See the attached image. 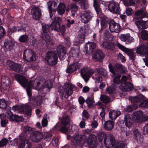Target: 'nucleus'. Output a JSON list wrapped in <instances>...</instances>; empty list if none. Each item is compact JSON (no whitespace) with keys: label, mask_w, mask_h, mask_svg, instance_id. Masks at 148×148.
<instances>
[{"label":"nucleus","mask_w":148,"mask_h":148,"mask_svg":"<svg viewBox=\"0 0 148 148\" xmlns=\"http://www.w3.org/2000/svg\"><path fill=\"white\" fill-rule=\"evenodd\" d=\"M95 72L97 73V75L95 78L97 82L99 83L102 81V78L101 76H106L107 75L106 70L102 68H97L95 70H87L84 69L81 70V75L86 82L88 81L90 76Z\"/></svg>","instance_id":"f257e3e1"},{"label":"nucleus","mask_w":148,"mask_h":148,"mask_svg":"<svg viewBox=\"0 0 148 148\" xmlns=\"http://www.w3.org/2000/svg\"><path fill=\"white\" fill-rule=\"evenodd\" d=\"M61 19L60 17H55L50 26L46 24L42 26L43 32L45 33H47L49 31L50 28L51 27L52 30L61 32L62 35L64 36L66 31V27L64 25L61 26Z\"/></svg>","instance_id":"f03ea898"},{"label":"nucleus","mask_w":148,"mask_h":148,"mask_svg":"<svg viewBox=\"0 0 148 148\" xmlns=\"http://www.w3.org/2000/svg\"><path fill=\"white\" fill-rule=\"evenodd\" d=\"M74 85H71L69 83H66L64 84V88L62 87V89L59 90V94L62 101H60L59 98H56L55 104L57 106L60 107L62 105V99L64 97L67 99L71 95L73 92V88Z\"/></svg>","instance_id":"7ed1b4c3"},{"label":"nucleus","mask_w":148,"mask_h":148,"mask_svg":"<svg viewBox=\"0 0 148 148\" xmlns=\"http://www.w3.org/2000/svg\"><path fill=\"white\" fill-rule=\"evenodd\" d=\"M34 128L30 127L27 126L25 127L23 132L20 135L19 138L21 142L19 144L20 148H31L32 145L27 138L28 134L32 133L34 130Z\"/></svg>","instance_id":"20e7f679"},{"label":"nucleus","mask_w":148,"mask_h":148,"mask_svg":"<svg viewBox=\"0 0 148 148\" xmlns=\"http://www.w3.org/2000/svg\"><path fill=\"white\" fill-rule=\"evenodd\" d=\"M101 29L99 31L100 34L104 31L105 29L109 26L110 31L112 32H119L121 29V26L119 23H116L114 20H111L109 22L104 21L101 22Z\"/></svg>","instance_id":"39448f33"},{"label":"nucleus","mask_w":148,"mask_h":148,"mask_svg":"<svg viewBox=\"0 0 148 148\" xmlns=\"http://www.w3.org/2000/svg\"><path fill=\"white\" fill-rule=\"evenodd\" d=\"M71 138V144L75 146H83L86 143L87 139L85 136L83 135H75L72 137L70 135H67V139L69 140Z\"/></svg>","instance_id":"423d86ee"},{"label":"nucleus","mask_w":148,"mask_h":148,"mask_svg":"<svg viewBox=\"0 0 148 148\" xmlns=\"http://www.w3.org/2000/svg\"><path fill=\"white\" fill-rule=\"evenodd\" d=\"M45 59L50 65H55L58 62V57L56 52L54 51H48L45 55Z\"/></svg>","instance_id":"0eeeda50"},{"label":"nucleus","mask_w":148,"mask_h":148,"mask_svg":"<svg viewBox=\"0 0 148 148\" xmlns=\"http://www.w3.org/2000/svg\"><path fill=\"white\" fill-rule=\"evenodd\" d=\"M145 97L142 94H140L133 97H130L129 99L132 103H140V106L142 107L148 108V101L143 100Z\"/></svg>","instance_id":"6e6552de"},{"label":"nucleus","mask_w":148,"mask_h":148,"mask_svg":"<svg viewBox=\"0 0 148 148\" xmlns=\"http://www.w3.org/2000/svg\"><path fill=\"white\" fill-rule=\"evenodd\" d=\"M7 64L11 71L23 74L25 73V72L22 70V66L19 64L11 60H9L7 62Z\"/></svg>","instance_id":"1a4fd4ad"},{"label":"nucleus","mask_w":148,"mask_h":148,"mask_svg":"<svg viewBox=\"0 0 148 148\" xmlns=\"http://www.w3.org/2000/svg\"><path fill=\"white\" fill-rule=\"evenodd\" d=\"M108 67L110 71L113 74L120 73L125 72L124 69L121 64L116 63L113 65L110 63L108 65Z\"/></svg>","instance_id":"9d476101"},{"label":"nucleus","mask_w":148,"mask_h":148,"mask_svg":"<svg viewBox=\"0 0 148 148\" xmlns=\"http://www.w3.org/2000/svg\"><path fill=\"white\" fill-rule=\"evenodd\" d=\"M108 10L113 14H119L121 13L119 4L117 2H110L108 5Z\"/></svg>","instance_id":"9b49d317"},{"label":"nucleus","mask_w":148,"mask_h":148,"mask_svg":"<svg viewBox=\"0 0 148 148\" xmlns=\"http://www.w3.org/2000/svg\"><path fill=\"white\" fill-rule=\"evenodd\" d=\"M36 55L32 50L28 49L25 50L23 52V58L26 61L29 62L35 60Z\"/></svg>","instance_id":"f8f14e48"},{"label":"nucleus","mask_w":148,"mask_h":148,"mask_svg":"<svg viewBox=\"0 0 148 148\" xmlns=\"http://www.w3.org/2000/svg\"><path fill=\"white\" fill-rule=\"evenodd\" d=\"M58 1L57 0H50L48 3V9L49 12L50 17L52 18L53 14L56 11V7L57 6Z\"/></svg>","instance_id":"ddd939ff"},{"label":"nucleus","mask_w":148,"mask_h":148,"mask_svg":"<svg viewBox=\"0 0 148 148\" xmlns=\"http://www.w3.org/2000/svg\"><path fill=\"white\" fill-rule=\"evenodd\" d=\"M60 131L62 133L66 134L68 132L73 134H75L78 131V127L75 125L69 126L66 127L65 126L61 127L60 128Z\"/></svg>","instance_id":"4468645a"},{"label":"nucleus","mask_w":148,"mask_h":148,"mask_svg":"<svg viewBox=\"0 0 148 148\" xmlns=\"http://www.w3.org/2000/svg\"><path fill=\"white\" fill-rule=\"evenodd\" d=\"M114 137L112 135H108L104 140L105 146L107 148H110L114 146L115 143Z\"/></svg>","instance_id":"2eb2a0df"},{"label":"nucleus","mask_w":148,"mask_h":148,"mask_svg":"<svg viewBox=\"0 0 148 148\" xmlns=\"http://www.w3.org/2000/svg\"><path fill=\"white\" fill-rule=\"evenodd\" d=\"M30 136L31 140L32 141L38 142L42 139L43 134L40 132L34 131L30 135Z\"/></svg>","instance_id":"dca6fc26"},{"label":"nucleus","mask_w":148,"mask_h":148,"mask_svg":"<svg viewBox=\"0 0 148 148\" xmlns=\"http://www.w3.org/2000/svg\"><path fill=\"white\" fill-rule=\"evenodd\" d=\"M87 143L89 148H95L98 144L96 136L93 134L89 135L88 137Z\"/></svg>","instance_id":"f3484780"},{"label":"nucleus","mask_w":148,"mask_h":148,"mask_svg":"<svg viewBox=\"0 0 148 148\" xmlns=\"http://www.w3.org/2000/svg\"><path fill=\"white\" fill-rule=\"evenodd\" d=\"M93 16L92 12L88 10L82 14L81 17V21L84 23L87 24L91 21Z\"/></svg>","instance_id":"a211bd4d"},{"label":"nucleus","mask_w":148,"mask_h":148,"mask_svg":"<svg viewBox=\"0 0 148 148\" xmlns=\"http://www.w3.org/2000/svg\"><path fill=\"white\" fill-rule=\"evenodd\" d=\"M42 38L45 41L48 49H51L54 48V42L49 35L47 34H45L44 36H42Z\"/></svg>","instance_id":"6ab92c4d"},{"label":"nucleus","mask_w":148,"mask_h":148,"mask_svg":"<svg viewBox=\"0 0 148 148\" xmlns=\"http://www.w3.org/2000/svg\"><path fill=\"white\" fill-rule=\"evenodd\" d=\"M1 87L4 90H8L10 88V81L8 77L3 76L1 78Z\"/></svg>","instance_id":"aec40b11"},{"label":"nucleus","mask_w":148,"mask_h":148,"mask_svg":"<svg viewBox=\"0 0 148 148\" xmlns=\"http://www.w3.org/2000/svg\"><path fill=\"white\" fill-rule=\"evenodd\" d=\"M56 50L60 60L65 59L66 54V47L64 45H60L57 47Z\"/></svg>","instance_id":"412c9836"},{"label":"nucleus","mask_w":148,"mask_h":148,"mask_svg":"<svg viewBox=\"0 0 148 148\" xmlns=\"http://www.w3.org/2000/svg\"><path fill=\"white\" fill-rule=\"evenodd\" d=\"M16 80L23 87H26L28 84V80L24 76L20 74H17L15 76Z\"/></svg>","instance_id":"4be33fe9"},{"label":"nucleus","mask_w":148,"mask_h":148,"mask_svg":"<svg viewBox=\"0 0 148 148\" xmlns=\"http://www.w3.org/2000/svg\"><path fill=\"white\" fill-rule=\"evenodd\" d=\"M16 80L23 87H26L28 84V80L24 76L20 74H17L15 76Z\"/></svg>","instance_id":"5701e85b"},{"label":"nucleus","mask_w":148,"mask_h":148,"mask_svg":"<svg viewBox=\"0 0 148 148\" xmlns=\"http://www.w3.org/2000/svg\"><path fill=\"white\" fill-rule=\"evenodd\" d=\"M124 122L126 127L130 129L132 127L134 121L131 115L129 114H126L125 115Z\"/></svg>","instance_id":"b1692460"},{"label":"nucleus","mask_w":148,"mask_h":148,"mask_svg":"<svg viewBox=\"0 0 148 148\" xmlns=\"http://www.w3.org/2000/svg\"><path fill=\"white\" fill-rule=\"evenodd\" d=\"M14 45L15 42L13 39L9 38L5 39L4 46L8 51L12 49Z\"/></svg>","instance_id":"393cba45"},{"label":"nucleus","mask_w":148,"mask_h":148,"mask_svg":"<svg viewBox=\"0 0 148 148\" xmlns=\"http://www.w3.org/2000/svg\"><path fill=\"white\" fill-rule=\"evenodd\" d=\"M31 13L32 14L34 19L36 20H39L40 18L41 13L40 9L37 7L33 8L31 10Z\"/></svg>","instance_id":"a878e982"},{"label":"nucleus","mask_w":148,"mask_h":148,"mask_svg":"<svg viewBox=\"0 0 148 148\" xmlns=\"http://www.w3.org/2000/svg\"><path fill=\"white\" fill-rule=\"evenodd\" d=\"M119 87L124 92L130 91L133 89V84L130 82L122 83Z\"/></svg>","instance_id":"bb28decb"},{"label":"nucleus","mask_w":148,"mask_h":148,"mask_svg":"<svg viewBox=\"0 0 148 148\" xmlns=\"http://www.w3.org/2000/svg\"><path fill=\"white\" fill-rule=\"evenodd\" d=\"M133 136L135 139L138 143H141L143 140V136L140 132L137 129L134 130L133 132Z\"/></svg>","instance_id":"cd10ccee"},{"label":"nucleus","mask_w":148,"mask_h":148,"mask_svg":"<svg viewBox=\"0 0 148 148\" xmlns=\"http://www.w3.org/2000/svg\"><path fill=\"white\" fill-rule=\"evenodd\" d=\"M136 52L140 56L148 55V49L145 45H141L137 47Z\"/></svg>","instance_id":"c85d7f7f"},{"label":"nucleus","mask_w":148,"mask_h":148,"mask_svg":"<svg viewBox=\"0 0 148 148\" xmlns=\"http://www.w3.org/2000/svg\"><path fill=\"white\" fill-rule=\"evenodd\" d=\"M22 113H24L28 116H30L32 115V108L31 106L28 104L22 105L21 108Z\"/></svg>","instance_id":"c756f323"},{"label":"nucleus","mask_w":148,"mask_h":148,"mask_svg":"<svg viewBox=\"0 0 148 148\" xmlns=\"http://www.w3.org/2000/svg\"><path fill=\"white\" fill-rule=\"evenodd\" d=\"M96 44L95 42H88L86 44L85 49L86 53L88 54L91 53L93 50L96 48Z\"/></svg>","instance_id":"7c9ffc66"},{"label":"nucleus","mask_w":148,"mask_h":148,"mask_svg":"<svg viewBox=\"0 0 148 148\" xmlns=\"http://www.w3.org/2000/svg\"><path fill=\"white\" fill-rule=\"evenodd\" d=\"M116 45L114 42L108 41H104L102 44V47L105 49L113 51L115 48Z\"/></svg>","instance_id":"2f4dec72"},{"label":"nucleus","mask_w":148,"mask_h":148,"mask_svg":"<svg viewBox=\"0 0 148 148\" xmlns=\"http://www.w3.org/2000/svg\"><path fill=\"white\" fill-rule=\"evenodd\" d=\"M94 59L97 61H101L104 58V55L101 50H98L92 56Z\"/></svg>","instance_id":"473e14b6"},{"label":"nucleus","mask_w":148,"mask_h":148,"mask_svg":"<svg viewBox=\"0 0 148 148\" xmlns=\"http://www.w3.org/2000/svg\"><path fill=\"white\" fill-rule=\"evenodd\" d=\"M8 114H10L9 116V119L10 120L12 121H16L17 122L21 121H22V118L16 115L13 114L11 111V110H9Z\"/></svg>","instance_id":"72a5a7b5"},{"label":"nucleus","mask_w":148,"mask_h":148,"mask_svg":"<svg viewBox=\"0 0 148 148\" xmlns=\"http://www.w3.org/2000/svg\"><path fill=\"white\" fill-rule=\"evenodd\" d=\"M136 24L140 29H147L148 27L146 21H144L142 19L136 21Z\"/></svg>","instance_id":"f704fd0d"},{"label":"nucleus","mask_w":148,"mask_h":148,"mask_svg":"<svg viewBox=\"0 0 148 148\" xmlns=\"http://www.w3.org/2000/svg\"><path fill=\"white\" fill-rule=\"evenodd\" d=\"M65 4L63 3L60 2L56 9V11H58V14L62 15L65 12Z\"/></svg>","instance_id":"c9c22d12"},{"label":"nucleus","mask_w":148,"mask_h":148,"mask_svg":"<svg viewBox=\"0 0 148 148\" xmlns=\"http://www.w3.org/2000/svg\"><path fill=\"white\" fill-rule=\"evenodd\" d=\"M114 125V122L109 120L105 122L104 127L106 130H111L113 128Z\"/></svg>","instance_id":"e433bc0d"},{"label":"nucleus","mask_w":148,"mask_h":148,"mask_svg":"<svg viewBox=\"0 0 148 148\" xmlns=\"http://www.w3.org/2000/svg\"><path fill=\"white\" fill-rule=\"evenodd\" d=\"M85 34L84 33L79 34V37L74 42V44L77 46L82 44L85 40Z\"/></svg>","instance_id":"4c0bfd02"},{"label":"nucleus","mask_w":148,"mask_h":148,"mask_svg":"<svg viewBox=\"0 0 148 148\" xmlns=\"http://www.w3.org/2000/svg\"><path fill=\"white\" fill-rule=\"evenodd\" d=\"M42 101V97L40 96H37L36 98H33L31 103L32 105L36 106L40 105Z\"/></svg>","instance_id":"58836bf2"},{"label":"nucleus","mask_w":148,"mask_h":148,"mask_svg":"<svg viewBox=\"0 0 148 148\" xmlns=\"http://www.w3.org/2000/svg\"><path fill=\"white\" fill-rule=\"evenodd\" d=\"M100 0H94L93 6L98 15L101 14V12L99 5Z\"/></svg>","instance_id":"ea45409f"},{"label":"nucleus","mask_w":148,"mask_h":148,"mask_svg":"<svg viewBox=\"0 0 148 148\" xmlns=\"http://www.w3.org/2000/svg\"><path fill=\"white\" fill-rule=\"evenodd\" d=\"M78 68V65L77 63H73L69 67L67 66L66 72L68 73L73 72L76 70Z\"/></svg>","instance_id":"a19ab883"},{"label":"nucleus","mask_w":148,"mask_h":148,"mask_svg":"<svg viewBox=\"0 0 148 148\" xmlns=\"http://www.w3.org/2000/svg\"><path fill=\"white\" fill-rule=\"evenodd\" d=\"M121 112L120 111H115L114 110L111 111L109 113V116L112 120L116 119V118L120 115Z\"/></svg>","instance_id":"79ce46f5"},{"label":"nucleus","mask_w":148,"mask_h":148,"mask_svg":"<svg viewBox=\"0 0 148 148\" xmlns=\"http://www.w3.org/2000/svg\"><path fill=\"white\" fill-rule=\"evenodd\" d=\"M143 114L142 111H135L134 112L133 115L134 118L137 121H140Z\"/></svg>","instance_id":"37998d69"},{"label":"nucleus","mask_w":148,"mask_h":148,"mask_svg":"<svg viewBox=\"0 0 148 148\" xmlns=\"http://www.w3.org/2000/svg\"><path fill=\"white\" fill-rule=\"evenodd\" d=\"M71 119L69 116L67 115H64L62 118V123L64 125H67L70 123Z\"/></svg>","instance_id":"c03bdc74"},{"label":"nucleus","mask_w":148,"mask_h":148,"mask_svg":"<svg viewBox=\"0 0 148 148\" xmlns=\"http://www.w3.org/2000/svg\"><path fill=\"white\" fill-rule=\"evenodd\" d=\"M78 51L77 49H75L74 48L72 47L69 52V54L72 57H76L78 56Z\"/></svg>","instance_id":"a18cd8bd"},{"label":"nucleus","mask_w":148,"mask_h":148,"mask_svg":"<svg viewBox=\"0 0 148 148\" xmlns=\"http://www.w3.org/2000/svg\"><path fill=\"white\" fill-rule=\"evenodd\" d=\"M18 40L22 43H27L29 40V36L27 35H23L20 36Z\"/></svg>","instance_id":"49530a36"},{"label":"nucleus","mask_w":148,"mask_h":148,"mask_svg":"<svg viewBox=\"0 0 148 148\" xmlns=\"http://www.w3.org/2000/svg\"><path fill=\"white\" fill-rule=\"evenodd\" d=\"M122 1L124 4L126 6L132 5L135 3V0H120Z\"/></svg>","instance_id":"de8ad7c7"},{"label":"nucleus","mask_w":148,"mask_h":148,"mask_svg":"<svg viewBox=\"0 0 148 148\" xmlns=\"http://www.w3.org/2000/svg\"><path fill=\"white\" fill-rule=\"evenodd\" d=\"M69 7L72 12H76L78 10L79 8L77 4L74 3H71Z\"/></svg>","instance_id":"09e8293b"},{"label":"nucleus","mask_w":148,"mask_h":148,"mask_svg":"<svg viewBox=\"0 0 148 148\" xmlns=\"http://www.w3.org/2000/svg\"><path fill=\"white\" fill-rule=\"evenodd\" d=\"M97 136L100 141H102L103 139L104 140H105L108 135H106L104 132H101L98 133Z\"/></svg>","instance_id":"8fccbe9b"},{"label":"nucleus","mask_w":148,"mask_h":148,"mask_svg":"<svg viewBox=\"0 0 148 148\" xmlns=\"http://www.w3.org/2000/svg\"><path fill=\"white\" fill-rule=\"evenodd\" d=\"M16 32L15 26L13 28H9L7 31V35L9 38H12L11 36L12 34Z\"/></svg>","instance_id":"3c124183"},{"label":"nucleus","mask_w":148,"mask_h":148,"mask_svg":"<svg viewBox=\"0 0 148 148\" xmlns=\"http://www.w3.org/2000/svg\"><path fill=\"white\" fill-rule=\"evenodd\" d=\"M125 144L123 142L121 141H119L116 142L114 144V146L113 147L115 148H124Z\"/></svg>","instance_id":"603ef678"},{"label":"nucleus","mask_w":148,"mask_h":148,"mask_svg":"<svg viewBox=\"0 0 148 148\" xmlns=\"http://www.w3.org/2000/svg\"><path fill=\"white\" fill-rule=\"evenodd\" d=\"M73 1L77 3L82 7L85 8L86 5V0H73Z\"/></svg>","instance_id":"864d4df0"},{"label":"nucleus","mask_w":148,"mask_h":148,"mask_svg":"<svg viewBox=\"0 0 148 148\" xmlns=\"http://www.w3.org/2000/svg\"><path fill=\"white\" fill-rule=\"evenodd\" d=\"M7 101L5 99H0V108L5 109L7 106Z\"/></svg>","instance_id":"5fc2aeb1"},{"label":"nucleus","mask_w":148,"mask_h":148,"mask_svg":"<svg viewBox=\"0 0 148 148\" xmlns=\"http://www.w3.org/2000/svg\"><path fill=\"white\" fill-rule=\"evenodd\" d=\"M141 37L143 40H148V33L146 30H142L141 32Z\"/></svg>","instance_id":"6e6d98bb"},{"label":"nucleus","mask_w":148,"mask_h":148,"mask_svg":"<svg viewBox=\"0 0 148 148\" xmlns=\"http://www.w3.org/2000/svg\"><path fill=\"white\" fill-rule=\"evenodd\" d=\"M100 99L101 101L105 103H109L110 100V98L106 95H104L102 97H100Z\"/></svg>","instance_id":"4d7b16f0"},{"label":"nucleus","mask_w":148,"mask_h":148,"mask_svg":"<svg viewBox=\"0 0 148 148\" xmlns=\"http://www.w3.org/2000/svg\"><path fill=\"white\" fill-rule=\"evenodd\" d=\"M115 90V88L113 85H111L109 87L108 86L106 89V91L109 95L112 94Z\"/></svg>","instance_id":"13d9d810"},{"label":"nucleus","mask_w":148,"mask_h":148,"mask_svg":"<svg viewBox=\"0 0 148 148\" xmlns=\"http://www.w3.org/2000/svg\"><path fill=\"white\" fill-rule=\"evenodd\" d=\"M8 142V140L6 138H3L0 141V147L5 146Z\"/></svg>","instance_id":"bf43d9fd"},{"label":"nucleus","mask_w":148,"mask_h":148,"mask_svg":"<svg viewBox=\"0 0 148 148\" xmlns=\"http://www.w3.org/2000/svg\"><path fill=\"white\" fill-rule=\"evenodd\" d=\"M121 77V75L120 74L116 75L113 79V82L116 84H121V81L120 80Z\"/></svg>","instance_id":"052dcab7"},{"label":"nucleus","mask_w":148,"mask_h":148,"mask_svg":"<svg viewBox=\"0 0 148 148\" xmlns=\"http://www.w3.org/2000/svg\"><path fill=\"white\" fill-rule=\"evenodd\" d=\"M86 102L88 106L90 107L94 103V99L93 98H90L89 97H88L86 100Z\"/></svg>","instance_id":"680f3d73"},{"label":"nucleus","mask_w":148,"mask_h":148,"mask_svg":"<svg viewBox=\"0 0 148 148\" xmlns=\"http://www.w3.org/2000/svg\"><path fill=\"white\" fill-rule=\"evenodd\" d=\"M52 82L50 80H47L45 81L44 86L45 87L50 89L52 87Z\"/></svg>","instance_id":"e2e57ef3"},{"label":"nucleus","mask_w":148,"mask_h":148,"mask_svg":"<svg viewBox=\"0 0 148 148\" xmlns=\"http://www.w3.org/2000/svg\"><path fill=\"white\" fill-rule=\"evenodd\" d=\"M15 28L16 29V31H18V32H25L26 29L25 27L23 25L20 26H15Z\"/></svg>","instance_id":"0e129e2a"},{"label":"nucleus","mask_w":148,"mask_h":148,"mask_svg":"<svg viewBox=\"0 0 148 148\" xmlns=\"http://www.w3.org/2000/svg\"><path fill=\"white\" fill-rule=\"evenodd\" d=\"M117 46L122 51L124 52H128V49L126 48L125 47L118 42L117 43Z\"/></svg>","instance_id":"69168bd1"},{"label":"nucleus","mask_w":148,"mask_h":148,"mask_svg":"<svg viewBox=\"0 0 148 148\" xmlns=\"http://www.w3.org/2000/svg\"><path fill=\"white\" fill-rule=\"evenodd\" d=\"M89 25L88 24H86V25H85L84 26H83L81 27L80 29L81 32L82 31L83 32L82 33H84L85 34L86 30L89 29Z\"/></svg>","instance_id":"338daca9"},{"label":"nucleus","mask_w":148,"mask_h":148,"mask_svg":"<svg viewBox=\"0 0 148 148\" xmlns=\"http://www.w3.org/2000/svg\"><path fill=\"white\" fill-rule=\"evenodd\" d=\"M127 38L125 41L126 43L127 44H129L134 41V39L130 35H128Z\"/></svg>","instance_id":"774afa93"}]
</instances>
